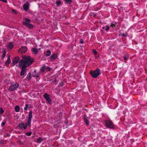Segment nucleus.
Returning <instances> with one entry per match:
<instances>
[{
    "label": "nucleus",
    "mask_w": 147,
    "mask_h": 147,
    "mask_svg": "<svg viewBox=\"0 0 147 147\" xmlns=\"http://www.w3.org/2000/svg\"><path fill=\"white\" fill-rule=\"evenodd\" d=\"M22 59L19 61V66L22 68L20 75L23 76L26 72L27 70L26 68L32 65L34 62V60L30 56H26L25 55H22Z\"/></svg>",
    "instance_id": "f257e3e1"
},
{
    "label": "nucleus",
    "mask_w": 147,
    "mask_h": 147,
    "mask_svg": "<svg viewBox=\"0 0 147 147\" xmlns=\"http://www.w3.org/2000/svg\"><path fill=\"white\" fill-rule=\"evenodd\" d=\"M32 112L30 111L29 112L27 122L25 124L23 122H21L18 125L19 128L22 129H26L27 126H31V121L32 118Z\"/></svg>",
    "instance_id": "f03ea898"
},
{
    "label": "nucleus",
    "mask_w": 147,
    "mask_h": 147,
    "mask_svg": "<svg viewBox=\"0 0 147 147\" xmlns=\"http://www.w3.org/2000/svg\"><path fill=\"white\" fill-rule=\"evenodd\" d=\"M90 74L93 78H96L100 74V71L99 69L97 68L95 70L90 71Z\"/></svg>",
    "instance_id": "7ed1b4c3"
},
{
    "label": "nucleus",
    "mask_w": 147,
    "mask_h": 147,
    "mask_svg": "<svg viewBox=\"0 0 147 147\" xmlns=\"http://www.w3.org/2000/svg\"><path fill=\"white\" fill-rule=\"evenodd\" d=\"M25 21L23 22V25L27 27L29 29H32L34 28L33 26L30 22H31V20L28 18H26L25 19Z\"/></svg>",
    "instance_id": "20e7f679"
},
{
    "label": "nucleus",
    "mask_w": 147,
    "mask_h": 147,
    "mask_svg": "<svg viewBox=\"0 0 147 147\" xmlns=\"http://www.w3.org/2000/svg\"><path fill=\"white\" fill-rule=\"evenodd\" d=\"M19 87V84L17 82L12 83L8 88L9 91H13L16 90Z\"/></svg>",
    "instance_id": "39448f33"
},
{
    "label": "nucleus",
    "mask_w": 147,
    "mask_h": 147,
    "mask_svg": "<svg viewBox=\"0 0 147 147\" xmlns=\"http://www.w3.org/2000/svg\"><path fill=\"white\" fill-rule=\"evenodd\" d=\"M105 123L108 128L111 129L114 128V125L111 120H106L105 121Z\"/></svg>",
    "instance_id": "423d86ee"
},
{
    "label": "nucleus",
    "mask_w": 147,
    "mask_h": 147,
    "mask_svg": "<svg viewBox=\"0 0 147 147\" xmlns=\"http://www.w3.org/2000/svg\"><path fill=\"white\" fill-rule=\"evenodd\" d=\"M43 97L49 104H52V100L50 98V96L49 94L47 93H45L43 95Z\"/></svg>",
    "instance_id": "0eeeda50"
},
{
    "label": "nucleus",
    "mask_w": 147,
    "mask_h": 147,
    "mask_svg": "<svg viewBox=\"0 0 147 147\" xmlns=\"http://www.w3.org/2000/svg\"><path fill=\"white\" fill-rule=\"evenodd\" d=\"M27 48L25 46H22L21 48L19 50V53L23 54L25 53L27 51Z\"/></svg>",
    "instance_id": "6e6552de"
},
{
    "label": "nucleus",
    "mask_w": 147,
    "mask_h": 147,
    "mask_svg": "<svg viewBox=\"0 0 147 147\" xmlns=\"http://www.w3.org/2000/svg\"><path fill=\"white\" fill-rule=\"evenodd\" d=\"M19 59V57L18 56L16 57L13 58L12 62L13 66H14L18 63Z\"/></svg>",
    "instance_id": "1a4fd4ad"
},
{
    "label": "nucleus",
    "mask_w": 147,
    "mask_h": 147,
    "mask_svg": "<svg viewBox=\"0 0 147 147\" xmlns=\"http://www.w3.org/2000/svg\"><path fill=\"white\" fill-rule=\"evenodd\" d=\"M29 3L27 2H26L24 4L23 8L24 10L26 11H27L29 9Z\"/></svg>",
    "instance_id": "9d476101"
},
{
    "label": "nucleus",
    "mask_w": 147,
    "mask_h": 147,
    "mask_svg": "<svg viewBox=\"0 0 147 147\" xmlns=\"http://www.w3.org/2000/svg\"><path fill=\"white\" fill-rule=\"evenodd\" d=\"M11 62V60L10 56H8L7 57V60L5 63V64L6 66L7 67H8L9 66V64Z\"/></svg>",
    "instance_id": "9b49d317"
},
{
    "label": "nucleus",
    "mask_w": 147,
    "mask_h": 147,
    "mask_svg": "<svg viewBox=\"0 0 147 147\" xmlns=\"http://www.w3.org/2000/svg\"><path fill=\"white\" fill-rule=\"evenodd\" d=\"M40 72H36V70H34V71L33 72L32 74V76L34 77H39V76Z\"/></svg>",
    "instance_id": "f8f14e48"
},
{
    "label": "nucleus",
    "mask_w": 147,
    "mask_h": 147,
    "mask_svg": "<svg viewBox=\"0 0 147 147\" xmlns=\"http://www.w3.org/2000/svg\"><path fill=\"white\" fill-rule=\"evenodd\" d=\"M57 55L55 54H53L50 57V59L51 60H55L57 58Z\"/></svg>",
    "instance_id": "ddd939ff"
},
{
    "label": "nucleus",
    "mask_w": 147,
    "mask_h": 147,
    "mask_svg": "<svg viewBox=\"0 0 147 147\" xmlns=\"http://www.w3.org/2000/svg\"><path fill=\"white\" fill-rule=\"evenodd\" d=\"M56 4L58 7H59L61 5V2L60 0H56Z\"/></svg>",
    "instance_id": "4468645a"
},
{
    "label": "nucleus",
    "mask_w": 147,
    "mask_h": 147,
    "mask_svg": "<svg viewBox=\"0 0 147 147\" xmlns=\"http://www.w3.org/2000/svg\"><path fill=\"white\" fill-rule=\"evenodd\" d=\"M31 77V73L30 72H29L27 76L26 77V80H27V81H29Z\"/></svg>",
    "instance_id": "2eb2a0df"
},
{
    "label": "nucleus",
    "mask_w": 147,
    "mask_h": 147,
    "mask_svg": "<svg viewBox=\"0 0 147 147\" xmlns=\"http://www.w3.org/2000/svg\"><path fill=\"white\" fill-rule=\"evenodd\" d=\"M65 4H70L72 2V0H63Z\"/></svg>",
    "instance_id": "dca6fc26"
},
{
    "label": "nucleus",
    "mask_w": 147,
    "mask_h": 147,
    "mask_svg": "<svg viewBox=\"0 0 147 147\" xmlns=\"http://www.w3.org/2000/svg\"><path fill=\"white\" fill-rule=\"evenodd\" d=\"M13 45L12 42H10L8 45V47L10 49H11L13 47Z\"/></svg>",
    "instance_id": "f3484780"
},
{
    "label": "nucleus",
    "mask_w": 147,
    "mask_h": 147,
    "mask_svg": "<svg viewBox=\"0 0 147 147\" xmlns=\"http://www.w3.org/2000/svg\"><path fill=\"white\" fill-rule=\"evenodd\" d=\"M32 51L34 53L36 54L38 52V51L37 49L36 48H32L31 49Z\"/></svg>",
    "instance_id": "a211bd4d"
},
{
    "label": "nucleus",
    "mask_w": 147,
    "mask_h": 147,
    "mask_svg": "<svg viewBox=\"0 0 147 147\" xmlns=\"http://www.w3.org/2000/svg\"><path fill=\"white\" fill-rule=\"evenodd\" d=\"M46 53L45 55V56L46 57L49 56L51 55V51L49 50H48L46 52Z\"/></svg>",
    "instance_id": "6ab92c4d"
},
{
    "label": "nucleus",
    "mask_w": 147,
    "mask_h": 147,
    "mask_svg": "<svg viewBox=\"0 0 147 147\" xmlns=\"http://www.w3.org/2000/svg\"><path fill=\"white\" fill-rule=\"evenodd\" d=\"M129 55L128 54H125L123 56V59L125 60H127L129 57Z\"/></svg>",
    "instance_id": "aec40b11"
},
{
    "label": "nucleus",
    "mask_w": 147,
    "mask_h": 147,
    "mask_svg": "<svg viewBox=\"0 0 147 147\" xmlns=\"http://www.w3.org/2000/svg\"><path fill=\"white\" fill-rule=\"evenodd\" d=\"M15 110L16 112H19L20 111V106L18 105L16 106L15 107Z\"/></svg>",
    "instance_id": "412c9836"
},
{
    "label": "nucleus",
    "mask_w": 147,
    "mask_h": 147,
    "mask_svg": "<svg viewBox=\"0 0 147 147\" xmlns=\"http://www.w3.org/2000/svg\"><path fill=\"white\" fill-rule=\"evenodd\" d=\"M45 65H44L40 68V71L41 72H44L45 71Z\"/></svg>",
    "instance_id": "4be33fe9"
},
{
    "label": "nucleus",
    "mask_w": 147,
    "mask_h": 147,
    "mask_svg": "<svg viewBox=\"0 0 147 147\" xmlns=\"http://www.w3.org/2000/svg\"><path fill=\"white\" fill-rule=\"evenodd\" d=\"M43 140L42 139L41 137H39L37 140V142L38 143H40L42 142Z\"/></svg>",
    "instance_id": "5701e85b"
},
{
    "label": "nucleus",
    "mask_w": 147,
    "mask_h": 147,
    "mask_svg": "<svg viewBox=\"0 0 147 147\" xmlns=\"http://www.w3.org/2000/svg\"><path fill=\"white\" fill-rule=\"evenodd\" d=\"M84 121L85 122V123L86 124V125L87 126H88L89 125V121L87 119H84Z\"/></svg>",
    "instance_id": "b1692460"
},
{
    "label": "nucleus",
    "mask_w": 147,
    "mask_h": 147,
    "mask_svg": "<svg viewBox=\"0 0 147 147\" xmlns=\"http://www.w3.org/2000/svg\"><path fill=\"white\" fill-rule=\"evenodd\" d=\"M117 24L116 22L112 23L111 25L110 26V27H114Z\"/></svg>",
    "instance_id": "393cba45"
},
{
    "label": "nucleus",
    "mask_w": 147,
    "mask_h": 147,
    "mask_svg": "<svg viewBox=\"0 0 147 147\" xmlns=\"http://www.w3.org/2000/svg\"><path fill=\"white\" fill-rule=\"evenodd\" d=\"M32 134V132L31 131H29L28 132H26L25 133V134L27 136H30Z\"/></svg>",
    "instance_id": "a878e982"
},
{
    "label": "nucleus",
    "mask_w": 147,
    "mask_h": 147,
    "mask_svg": "<svg viewBox=\"0 0 147 147\" xmlns=\"http://www.w3.org/2000/svg\"><path fill=\"white\" fill-rule=\"evenodd\" d=\"M106 28L105 29V30L106 31H107L109 30L110 28V26H109L108 25H107L106 26Z\"/></svg>",
    "instance_id": "bb28decb"
},
{
    "label": "nucleus",
    "mask_w": 147,
    "mask_h": 147,
    "mask_svg": "<svg viewBox=\"0 0 147 147\" xmlns=\"http://www.w3.org/2000/svg\"><path fill=\"white\" fill-rule=\"evenodd\" d=\"M94 55H96L98 52L95 49H94L92 51Z\"/></svg>",
    "instance_id": "cd10ccee"
},
{
    "label": "nucleus",
    "mask_w": 147,
    "mask_h": 147,
    "mask_svg": "<svg viewBox=\"0 0 147 147\" xmlns=\"http://www.w3.org/2000/svg\"><path fill=\"white\" fill-rule=\"evenodd\" d=\"M4 112V111L2 108H0V114H2Z\"/></svg>",
    "instance_id": "c85d7f7f"
},
{
    "label": "nucleus",
    "mask_w": 147,
    "mask_h": 147,
    "mask_svg": "<svg viewBox=\"0 0 147 147\" xmlns=\"http://www.w3.org/2000/svg\"><path fill=\"white\" fill-rule=\"evenodd\" d=\"M28 107V104H26L25 105V106L24 108V109L25 111H27V108Z\"/></svg>",
    "instance_id": "c756f323"
},
{
    "label": "nucleus",
    "mask_w": 147,
    "mask_h": 147,
    "mask_svg": "<svg viewBox=\"0 0 147 147\" xmlns=\"http://www.w3.org/2000/svg\"><path fill=\"white\" fill-rule=\"evenodd\" d=\"M59 85L61 86H63L64 85V83L63 82H60L59 83Z\"/></svg>",
    "instance_id": "7c9ffc66"
},
{
    "label": "nucleus",
    "mask_w": 147,
    "mask_h": 147,
    "mask_svg": "<svg viewBox=\"0 0 147 147\" xmlns=\"http://www.w3.org/2000/svg\"><path fill=\"white\" fill-rule=\"evenodd\" d=\"M87 119V115L86 114H84V117L83 118V119L84 120V119Z\"/></svg>",
    "instance_id": "2f4dec72"
},
{
    "label": "nucleus",
    "mask_w": 147,
    "mask_h": 147,
    "mask_svg": "<svg viewBox=\"0 0 147 147\" xmlns=\"http://www.w3.org/2000/svg\"><path fill=\"white\" fill-rule=\"evenodd\" d=\"M45 69L48 71H49L50 70V68L48 66Z\"/></svg>",
    "instance_id": "473e14b6"
},
{
    "label": "nucleus",
    "mask_w": 147,
    "mask_h": 147,
    "mask_svg": "<svg viewBox=\"0 0 147 147\" xmlns=\"http://www.w3.org/2000/svg\"><path fill=\"white\" fill-rule=\"evenodd\" d=\"M6 55V52L5 51H4L3 53V56L2 57L3 58H4Z\"/></svg>",
    "instance_id": "72a5a7b5"
},
{
    "label": "nucleus",
    "mask_w": 147,
    "mask_h": 147,
    "mask_svg": "<svg viewBox=\"0 0 147 147\" xmlns=\"http://www.w3.org/2000/svg\"><path fill=\"white\" fill-rule=\"evenodd\" d=\"M80 43H81L82 44H83L84 42H83V40L82 39H81L80 40Z\"/></svg>",
    "instance_id": "f704fd0d"
},
{
    "label": "nucleus",
    "mask_w": 147,
    "mask_h": 147,
    "mask_svg": "<svg viewBox=\"0 0 147 147\" xmlns=\"http://www.w3.org/2000/svg\"><path fill=\"white\" fill-rule=\"evenodd\" d=\"M5 123L4 122H3L1 124V125L2 127H3L5 124Z\"/></svg>",
    "instance_id": "c9c22d12"
},
{
    "label": "nucleus",
    "mask_w": 147,
    "mask_h": 147,
    "mask_svg": "<svg viewBox=\"0 0 147 147\" xmlns=\"http://www.w3.org/2000/svg\"><path fill=\"white\" fill-rule=\"evenodd\" d=\"M0 1L5 2V3H7V0H0Z\"/></svg>",
    "instance_id": "e433bc0d"
},
{
    "label": "nucleus",
    "mask_w": 147,
    "mask_h": 147,
    "mask_svg": "<svg viewBox=\"0 0 147 147\" xmlns=\"http://www.w3.org/2000/svg\"><path fill=\"white\" fill-rule=\"evenodd\" d=\"M10 135L9 134H5V136H6L9 137L10 136Z\"/></svg>",
    "instance_id": "4c0bfd02"
},
{
    "label": "nucleus",
    "mask_w": 147,
    "mask_h": 147,
    "mask_svg": "<svg viewBox=\"0 0 147 147\" xmlns=\"http://www.w3.org/2000/svg\"><path fill=\"white\" fill-rule=\"evenodd\" d=\"M12 11L13 12H15V13H16V11L15 10H14L13 9H12Z\"/></svg>",
    "instance_id": "58836bf2"
},
{
    "label": "nucleus",
    "mask_w": 147,
    "mask_h": 147,
    "mask_svg": "<svg viewBox=\"0 0 147 147\" xmlns=\"http://www.w3.org/2000/svg\"><path fill=\"white\" fill-rule=\"evenodd\" d=\"M102 29H105V27H102Z\"/></svg>",
    "instance_id": "ea45409f"
},
{
    "label": "nucleus",
    "mask_w": 147,
    "mask_h": 147,
    "mask_svg": "<svg viewBox=\"0 0 147 147\" xmlns=\"http://www.w3.org/2000/svg\"><path fill=\"white\" fill-rule=\"evenodd\" d=\"M122 35H123V36L124 37H125V36H126V35H124V34H122Z\"/></svg>",
    "instance_id": "a19ab883"
},
{
    "label": "nucleus",
    "mask_w": 147,
    "mask_h": 147,
    "mask_svg": "<svg viewBox=\"0 0 147 147\" xmlns=\"http://www.w3.org/2000/svg\"><path fill=\"white\" fill-rule=\"evenodd\" d=\"M84 110H85L86 111H87V109H84Z\"/></svg>",
    "instance_id": "79ce46f5"
}]
</instances>
